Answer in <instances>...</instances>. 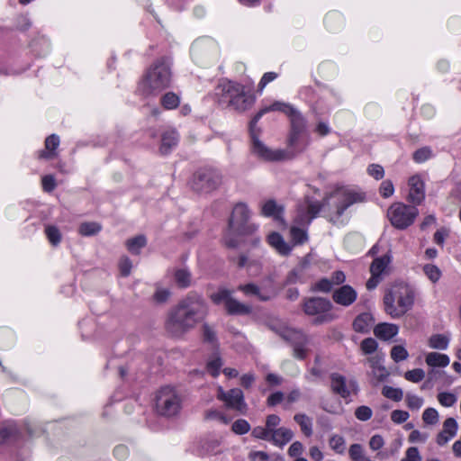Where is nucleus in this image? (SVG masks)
<instances>
[{"mask_svg":"<svg viewBox=\"0 0 461 461\" xmlns=\"http://www.w3.org/2000/svg\"><path fill=\"white\" fill-rule=\"evenodd\" d=\"M366 195L358 189L342 186L336 188L333 192L326 194L322 202H320L308 194L304 200L297 206L296 215L293 226L290 230V235L294 244H303L308 240L305 230L300 226H308L312 221L317 217L321 211L324 217L330 222L337 224L344 212L353 204L363 203Z\"/></svg>","mask_w":461,"mask_h":461,"instance_id":"1","label":"nucleus"},{"mask_svg":"<svg viewBox=\"0 0 461 461\" xmlns=\"http://www.w3.org/2000/svg\"><path fill=\"white\" fill-rule=\"evenodd\" d=\"M206 315L204 301L197 296H187L167 311L164 329L170 337L182 339L202 322Z\"/></svg>","mask_w":461,"mask_h":461,"instance_id":"2","label":"nucleus"},{"mask_svg":"<svg viewBox=\"0 0 461 461\" xmlns=\"http://www.w3.org/2000/svg\"><path fill=\"white\" fill-rule=\"evenodd\" d=\"M172 83L171 62L167 58L155 60L139 82V91L144 96H156L170 87Z\"/></svg>","mask_w":461,"mask_h":461,"instance_id":"3","label":"nucleus"},{"mask_svg":"<svg viewBox=\"0 0 461 461\" xmlns=\"http://www.w3.org/2000/svg\"><path fill=\"white\" fill-rule=\"evenodd\" d=\"M310 143L307 132L290 131L288 137V150L271 149L258 139L253 138L252 152L259 158L267 161H281L292 158L296 154L303 152Z\"/></svg>","mask_w":461,"mask_h":461,"instance_id":"4","label":"nucleus"},{"mask_svg":"<svg viewBox=\"0 0 461 461\" xmlns=\"http://www.w3.org/2000/svg\"><path fill=\"white\" fill-rule=\"evenodd\" d=\"M249 218L250 212L247 204L239 203L234 206L223 238L227 247H237L239 236L253 235L258 230V226L250 222Z\"/></svg>","mask_w":461,"mask_h":461,"instance_id":"5","label":"nucleus"},{"mask_svg":"<svg viewBox=\"0 0 461 461\" xmlns=\"http://www.w3.org/2000/svg\"><path fill=\"white\" fill-rule=\"evenodd\" d=\"M216 95L220 101L238 111H245L254 102L253 96L245 86L232 81H222L216 87Z\"/></svg>","mask_w":461,"mask_h":461,"instance_id":"6","label":"nucleus"},{"mask_svg":"<svg viewBox=\"0 0 461 461\" xmlns=\"http://www.w3.org/2000/svg\"><path fill=\"white\" fill-rule=\"evenodd\" d=\"M270 328L284 340L292 345L293 355L295 358L304 359L308 357L311 352L310 346L312 345V339L303 333V330L283 323L272 324Z\"/></svg>","mask_w":461,"mask_h":461,"instance_id":"7","label":"nucleus"},{"mask_svg":"<svg viewBox=\"0 0 461 461\" xmlns=\"http://www.w3.org/2000/svg\"><path fill=\"white\" fill-rule=\"evenodd\" d=\"M183 396L174 387L164 386L156 395V411L166 418L176 417L182 409Z\"/></svg>","mask_w":461,"mask_h":461,"instance_id":"8","label":"nucleus"},{"mask_svg":"<svg viewBox=\"0 0 461 461\" xmlns=\"http://www.w3.org/2000/svg\"><path fill=\"white\" fill-rule=\"evenodd\" d=\"M332 303L323 297H310L304 299L303 310L308 316L314 317L312 322L315 325L330 323L333 321L337 316L331 312Z\"/></svg>","mask_w":461,"mask_h":461,"instance_id":"9","label":"nucleus"},{"mask_svg":"<svg viewBox=\"0 0 461 461\" xmlns=\"http://www.w3.org/2000/svg\"><path fill=\"white\" fill-rule=\"evenodd\" d=\"M419 215V210L414 205L402 202L393 203L387 210V218L391 224L398 230H405L411 226Z\"/></svg>","mask_w":461,"mask_h":461,"instance_id":"10","label":"nucleus"},{"mask_svg":"<svg viewBox=\"0 0 461 461\" xmlns=\"http://www.w3.org/2000/svg\"><path fill=\"white\" fill-rule=\"evenodd\" d=\"M385 312L396 318L403 315L413 303V294L409 290H389L384 298Z\"/></svg>","mask_w":461,"mask_h":461,"instance_id":"11","label":"nucleus"},{"mask_svg":"<svg viewBox=\"0 0 461 461\" xmlns=\"http://www.w3.org/2000/svg\"><path fill=\"white\" fill-rule=\"evenodd\" d=\"M221 184V173L212 168L203 169L194 175L192 188L200 193H211Z\"/></svg>","mask_w":461,"mask_h":461,"instance_id":"12","label":"nucleus"},{"mask_svg":"<svg viewBox=\"0 0 461 461\" xmlns=\"http://www.w3.org/2000/svg\"><path fill=\"white\" fill-rule=\"evenodd\" d=\"M211 299L215 304H222L229 314L244 315L252 311V307L248 303H241L233 299L230 290H219L211 294Z\"/></svg>","mask_w":461,"mask_h":461,"instance_id":"13","label":"nucleus"},{"mask_svg":"<svg viewBox=\"0 0 461 461\" xmlns=\"http://www.w3.org/2000/svg\"><path fill=\"white\" fill-rule=\"evenodd\" d=\"M330 389L333 393L339 395L341 398H348L351 393H357L358 387L356 381L347 382L344 375L339 373H332L330 375Z\"/></svg>","mask_w":461,"mask_h":461,"instance_id":"14","label":"nucleus"},{"mask_svg":"<svg viewBox=\"0 0 461 461\" xmlns=\"http://www.w3.org/2000/svg\"><path fill=\"white\" fill-rule=\"evenodd\" d=\"M390 262L391 257L388 254L375 258L370 267L371 277L366 282V288H375L379 285Z\"/></svg>","mask_w":461,"mask_h":461,"instance_id":"15","label":"nucleus"},{"mask_svg":"<svg viewBox=\"0 0 461 461\" xmlns=\"http://www.w3.org/2000/svg\"><path fill=\"white\" fill-rule=\"evenodd\" d=\"M409 192L407 201L412 205H420L425 199V184L419 175L411 176L408 180Z\"/></svg>","mask_w":461,"mask_h":461,"instance_id":"16","label":"nucleus"},{"mask_svg":"<svg viewBox=\"0 0 461 461\" xmlns=\"http://www.w3.org/2000/svg\"><path fill=\"white\" fill-rule=\"evenodd\" d=\"M225 405L229 409L235 410L240 413H245L247 411V404L244 402L242 391L240 388L229 390Z\"/></svg>","mask_w":461,"mask_h":461,"instance_id":"17","label":"nucleus"},{"mask_svg":"<svg viewBox=\"0 0 461 461\" xmlns=\"http://www.w3.org/2000/svg\"><path fill=\"white\" fill-rule=\"evenodd\" d=\"M458 424L454 418L447 419L443 423V429L437 437V443L443 446L447 443L457 432Z\"/></svg>","mask_w":461,"mask_h":461,"instance_id":"18","label":"nucleus"},{"mask_svg":"<svg viewBox=\"0 0 461 461\" xmlns=\"http://www.w3.org/2000/svg\"><path fill=\"white\" fill-rule=\"evenodd\" d=\"M375 319L370 312H363L358 314L353 323V330L359 333H367L374 325Z\"/></svg>","mask_w":461,"mask_h":461,"instance_id":"19","label":"nucleus"},{"mask_svg":"<svg viewBox=\"0 0 461 461\" xmlns=\"http://www.w3.org/2000/svg\"><path fill=\"white\" fill-rule=\"evenodd\" d=\"M399 327L393 323H379L374 328V334L382 340H389L397 335Z\"/></svg>","mask_w":461,"mask_h":461,"instance_id":"20","label":"nucleus"},{"mask_svg":"<svg viewBox=\"0 0 461 461\" xmlns=\"http://www.w3.org/2000/svg\"><path fill=\"white\" fill-rule=\"evenodd\" d=\"M268 244L274 248L279 254L283 256H287L291 250L292 247L285 242L284 238L278 232H272L267 236Z\"/></svg>","mask_w":461,"mask_h":461,"instance_id":"21","label":"nucleus"},{"mask_svg":"<svg viewBox=\"0 0 461 461\" xmlns=\"http://www.w3.org/2000/svg\"><path fill=\"white\" fill-rule=\"evenodd\" d=\"M59 145V137L51 134L45 140V149L39 152L40 158L51 159L57 156L56 149Z\"/></svg>","mask_w":461,"mask_h":461,"instance_id":"22","label":"nucleus"},{"mask_svg":"<svg viewBox=\"0 0 461 461\" xmlns=\"http://www.w3.org/2000/svg\"><path fill=\"white\" fill-rule=\"evenodd\" d=\"M293 437L294 432L290 429L281 427L271 432L270 441L276 446L283 447L292 440Z\"/></svg>","mask_w":461,"mask_h":461,"instance_id":"23","label":"nucleus"},{"mask_svg":"<svg viewBox=\"0 0 461 461\" xmlns=\"http://www.w3.org/2000/svg\"><path fill=\"white\" fill-rule=\"evenodd\" d=\"M356 290H334L332 294L333 301L342 306H348L357 300Z\"/></svg>","mask_w":461,"mask_h":461,"instance_id":"24","label":"nucleus"},{"mask_svg":"<svg viewBox=\"0 0 461 461\" xmlns=\"http://www.w3.org/2000/svg\"><path fill=\"white\" fill-rule=\"evenodd\" d=\"M283 211V207L278 205L274 200L265 202L261 207V212L264 216L273 217L277 221L282 220Z\"/></svg>","mask_w":461,"mask_h":461,"instance_id":"25","label":"nucleus"},{"mask_svg":"<svg viewBox=\"0 0 461 461\" xmlns=\"http://www.w3.org/2000/svg\"><path fill=\"white\" fill-rule=\"evenodd\" d=\"M160 152L167 154L176 145L178 141V134L176 131H167L162 136Z\"/></svg>","mask_w":461,"mask_h":461,"instance_id":"26","label":"nucleus"},{"mask_svg":"<svg viewBox=\"0 0 461 461\" xmlns=\"http://www.w3.org/2000/svg\"><path fill=\"white\" fill-rule=\"evenodd\" d=\"M291 122V131L307 132L306 121L298 110H294L289 116Z\"/></svg>","mask_w":461,"mask_h":461,"instance_id":"27","label":"nucleus"},{"mask_svg":"<svg viewBox=\"0 0 461 461\" xmlns=\"http://www.w3.org/2000/svg\"><path fill=\"white\" fill-rule=\"evenodd\" d=\"M345 278V274L342 271H336L331 275L330 278L321 279L316 288H331L333 285H341Z\"/></svg>","mask_w":461,"mask_h":461,"instance_id":"28","label":"nucleus"},{"mask_svg":"<svg viewBox=\"0 0 461 461\" xmlns=\"http://www.w3.org/2000/svg\"><path fill=\"white\" fill-rule=\"evenodd\" d=\"M127 249L134 255H139L140 249L147 245V239L144 235H138L126 240Z\"/></svg>","mask_w":461,"mask_h":461,"instance_id":"29","label":"nucleus"},{"mask_svg":"<svg viewBox=\"0 0 461 461\" xmlns=\"http://www.w3.org/2000/svg\"><path fill=\"white\" fill-rule=\"evenodd\" d=\"M427 365L430 366L445 367L449 364V358L445 354L438 352H430L426 356L425 359Z\"/></svg>","mask_w":461,"mask_h":461,"instance_id":"30","label":"nucleus"},{"mask_svg":"<svg viewBox=\"0 0 461 461\" xmlns=\"http://www.w3.org/2000/svg\"><path fill=\"white\" fill-rule=\"evenodd\" d=\"M161 105L167 110H173L180 104V97L174 92H167L161 96Z\"/></svg>","mask_w":461,"mask_h":461,"instance_id":"31","label":"nucleus"},{"mask_svg":"<svg viewBox=\"0 0 461 461\" xmlns=\"http://www.w3.org/2000/svg\"><path fill=\"white\" fill-rule=\"evenodd\" d=\"M172 296L169 290H155L149 297V302L155 306L167 303Z\"/></svg>","mask_w":461,"mask_h":461,"instance_id":"32","label":"nucleus"},{"mask_svg":"<svg viewBox=\"0 0 461 461\" xmlns=\"http://www.w3.org/2000/svg\"><path fill=\"white\" fill-rule=\"evenodd\" d=\"M294 420L299 424L302 432L306 437H311L312 435V420L307 415L298 413L294 415Z\"/></svg>","mask_w":461,"mask_h":461,"instance_id":"33","label":"nucleus"},{"mask_svg":"<svg viewBox=\"0 0 461 461\" xmlns=\"http://www.w3.org/2000/svg\"><path fill=\"white\" fill-rule=\"evenodd\" d=\"M348 455L352 461H373L366 455L363 446L357 443L350 446Z\"/></svg>","mask_w":461,"mask_h":461,"instance_id":"34","label":"nucleus"},{"mask_svg":"<svg viewBox=\"0 0 461 461\" xmlns=\"http://www.w3.org/2000/svg\"><path fill=\"white\" fill-rule=\"evenodd\" d=\"M19 435V429L15 424H7L0 429V445L10 439L16 438Z\"/></svg>","mask_w":461,"mask_h":461,"instance_id":"35","label":"nucleus"},{"mask_svg":"<svg viewBox=\"0 0 461 461\" xmlns=\"http://www.w3.org/2000/svg\"><path fill=\"white\" fill-rule=\"evenodd\" d=\"M175 280L179 286L187 287L193 285L192 276L189 270L180 268L175 272Z\"/></svg>","mask_w":461,"mask_h":461,"instance_id":"36","label":"nucleus"},{"mask_svg":"<svg viewBox=\"0 0 461 461\" xmlns=\"http://www.w3.org/2000/svg\"><path fill=\"white\" fill-rule=\"evenodd\" d=\"M246 294L262 302L271 300L276 296V290H245Z\"/></svg>","mask_w":461,"mask_h":461,"instance_id":"37","label":"nucleus"},{"mask_svg":"<svg viewBox=\"0 0 461 461\" xmlns=\"http://www.w3.org/2000/svg\"><path fill=\"white\" fill-rule=\"evenodd\" d=\"M102 230V226L94 221H86L80 224L78 232L82 236H93L97 234Z\"/></svg>","mask_w":461,"mask_h":461,"instance_id":"38","label":"nucleus"},{"mask_svg":"<svg viewBox=\"0 0 461 461\" xmlns=\"http://www.w3.org/2000/svg\"><path fill=\"white\" fill-rule=\"evenodd\" d=\"M268 112H281L287 116H289L295 110V108L291 105L288 103L281 102V101H276L272 104L267 106Z\"/></svg>","mask_w":461,"mask_h":461,"instance_id":"39","label":"nucleus"},{"mask_svg":"<svg viewBox=\"0 0 461 461\" xmlns=\"http://www.w3.org/2000/svg\"><path fill=\"white\" fill-rule=\"evenodd\" d=\"M448 345V339L445 335H432L429 339V346L431 348L445 349Z\"/></svg>","mask_w":461,"mask_h":461,"instance_id":"40","label":"nucleus"},{"mask_svg":"<svg viewBox=\"0 0 461 461\" xmlns=\"http://www.w3.org/2000/svg\"><path fill=\"white\" fill-rule=\"evenodd\" d=\"M382 393L384 397L394 402H400L403 397V392L401 388H394L389 385L383 387Z\"/></svg>","mask_w":461,"mask_h":461,"instance_id":"41","label":"nucleus"},{"mask_svg":"<svg viewBox=\"0 0 461 461\" xmlns=\"http://www.w3.org/2000/svg\"><path fill=\"white\" fill-rule=\"evenodd\" d=\"M212 47L215 48L216 45L213 41L208 38H203L196 40L192 47H191V52L193 55L199 54L205 47Z\"/></svg>","mask_w":461,"mask_h":461,"instance_id":"42","label":"nucleus"},{"mask_svg":"<svg viewBox=\"0 0 461 461\" xmlns=\"http://www.w3.org/2000/svg\"><path fill=\"white\" fill-rule=\"evenodd\" d=\"M330 447L338 454H343L345 451L346 441L342 436L333 435L329 440Z\"/></svg>","mask_w":461,"mask_h":461,"instance_id":"43","label":"nucleus"},{"mask_svg":"<svg viewBox=\"0 0 461 461\" xmlns=\"http://www.w3.org/2000/svg\"><path fill=\"white\" fill-rule=\"evenodd\" d=\"M408 357L409 353L403 346L396 345L391 349V357L396 363L407 359Z\"/></svg>","mask_w":461,"mask_h":461,"instance_id":"44","label":"nucleus"},{"mask_svg":"<svg viewBox=\"0 0 461 461\" xmlns=\"http://www.w3.org/2000/svg\"><path fill=\"white\" fill-rule=\"evenodd\" d=\"M46 236L49 241L53 245L57 246L61 240V234L59 230L55 226H48L45 229Z\"/></svg>","mask_w":461,"mask_h":461,"instance_id":"45","label":"nucleus"},{"mask_svg":"<svg viewBox=\"0 0 461 461\" xmlns=\"http://www.w3.org/2000/svg\"><path fill=\"white\" fill-rule=\"evenodd\" d=\"M203 340L205 342L210 343L212 346H217L218 341H217L216 333L213 330V329L211 326H209L208 324L203 325Z\"/></svg>","mask_w":461,"mask_h":461,"instance_id":"46","label":"nucleus"},{"mask_svg":"<svg viewBox=\"0 0 461 461\" xmlns=\"http://www.w3.org/2000/svg\"><path fill=\"white\" fill-rule=\"evenodd\" d=\"M422 420L428 425H435L438 422V413L434 408H427L423 411Z\"/></svg>","mask_w":461,"mask_h":461,"instance_id":"47","label":"nucleus"},{"mask_svg":"<svg viewBox=\"0 0 461 461\" xmlns=\"http://www.w3.org/2000/svg\"><path fill=\"white\" fill-rule=\"evenodd\" d=\"M232 431L238 435H243L249 431V423L243 419L237 420L231 426Z\"/></svg>","mask_w":461,"mask_h":461,"instance_id":"48","label":"nucleus"},{"mask_svg":"<svg viewBox=\"0 0 461 461\" xmlns=\"http://www.w3.org/2000/svg\"><path fill=\"white\" fill-rule=\"evenodd\" d=\"M432 157V151L428 147H423L417 149L413 154V159L417 163H422Z\"/></svg>","mask_w":461,"mask_h":461,"instance_id":"49","label":"nucleus"},{"mask_svg":"<svg viewBox=\"0 0 461 461\" xmlns=\"http://www.w3.org/2000/svg\"><path fill=\"white\" fill-rule=\"evenodd\" d=\"M425 377V372L420 368H416L405 372L404 378L412 383H419Z\"/></svg>","mask_w":461,"mask_h":461,"instance_id":"50","label":"nucleus"},{"mask_svg":"<svg viewBox=\"0 0 461 461\" xmlns=\"http://www.w3.org/2000/svg\"><path fill=\"white\" fill-rule=\"evenodd\" d=\"M222 366V361L220 357L216 356L213 359L210 360L207 364L208 372L213 376H218L220 368Z\"/></svg>","mask_w":461,"mask_h":461,"instance_id":"51","label":"nucleus"},{"mask_svg":"<svg viewBox=\"0 0 461 461\" xmlns=\"http://www.w3.org/2000/svg\"><path fill=\"white\" fill-rule=\"evenodd\" d=\"M251 435L256 438L270 441L271 430L267 427L258 426L252 429Z\"/></svg>","mask_w":461,"mask_h":461,"instance_id":"52","label":"nucleus"},{"mask_svg":"<svg viewBox=\"0 0 461 461\" xmlns=\"http://www.w3.org/2000/svg\"><path fill=\"white\" fill-rule=\"evenodd\" d=\"M373 411L368 406H359L355 411V416L357 420L366 421L372 417Z\"/></svg>","mask_w":461,"mask_h":461,"instance_id":"53","label":"nucleus"},{"mask_svg":"<svg viewBox=\"0 0 461 461\" xmlns=\"http://www.w3.org/2000/svg\"><path fill=\"white\" fill-rule=\"evenodd\" d=\"M405 401H406L407 406L411 410H419L423 404L422 398L418 397L417 395H414L411 393L406 394Z\"/></svg>","mask_w":461,"mask_h":461,"instance_id":"54","label":"nucleus"},{"mask_svg":"<svg viewBox=\"0 0 461 461\" xmlns=\"http://www.w3.org/2000/svg\"><path fill=\"white\" fill-rule=\"evenodd\" d=\"M379 192L384 198L392 196L394 193V186L393 182L391 180L383 181L380 185Z\"/></svg>","mask_w":461,"mask_h":461,"instance_id":"55","label":"nucleus"},{"mask_svg":"<svg viewBox=\"0 0 461 461\" xmlns=\"http://www.w3.org/2000/svg\"><path fill=\"white\" fill-rule=\"evenodd\" d=\"M377 348V342L373 338H366L361 342V349L365 354H372Z\"/></svg>","mask_w":461,"mask_h":461,"instance_id":"56","label":"nucleus"},{"mask_svg":"<svg viewBox=\"0 0 461 461\" xmlns=\"http://www.w3.org/2000/svg\"><path fill=\"white\" fill-rule=\"evenodd\" d=\"M426 276L433 282H437L440 277V270L433 265H426L423 267Z\"/></svg>","mask_w":461,"mask_h":461,"instance_id":"57","label":"nucleus"},{"mask_svg":"<svg viewBox=\"0 0 461 461\" xmlns=\"http://www.w3.org/2000/svg\"><path fill=\"white\" fill-rule=\"evenodd\" d=\"M131 267H132V263L128 257L121 258V259L119 261V269H120V273L122 274V276H129L131 273Z\"/></svg>","mask_w":461,"mask_h":461,"instance_id":"58","label":"nucleus"},{"mask_svg":"<svg viewBox=\"0 0 461 461\" xmlns=\"http://www.w3.org/2000/svg\"><path fill=\"white\" fill-rule=\"evenodd\" d=\"M367 173L376 180H380L384 176V167L378 164H371L367 167Z\"/></svg>","mask_w":461,"mask_h":461,"instance_id":"59","label":"nucleus"},{"mask_svg":"<svg viewBox=\"0 0 461 461\" xmlns=\"http://www.w3.org/2000/svg\"><path fill=\"white\" fill-rule=\"evenodd\" d=\"M438 400L443 406L450 407L456 402V397L449 393H440Z\"/></svg>","mask_w":461,"mask_h":461,"instance_id":"60","label":"nucleus"},{"mask_svg":"<svg viewBox=\"0 0 461 461\" xmlns=\"http://www.w3.org/2000/svg\"><path fill=\"white\" fill-rule=\"evenodd\" d=\"M285 399V394L281 391L271 393L267 399V404L269 407H274L281 403Z\"/></svg>","mask_w":461,"mask_h":461,"instance_id":"61","label":"nucleus"},{"mask_svg":"<svg viewBox=\"0 0 461 461\" xmlns=\"http://www.w3.org/2000/svg\"><path fill=\"white\" fill-rule=\"evenodd\" d=\"M409 413L406 411L395 410L391 413V420L397 424L403 423L409 419Z\"/></svg>","mask_w":461,"mask_h":461,"instance_id":"62","label":"nucleus"},{"mask_svg":"<svg viewBox=\"0 0 461 461\" xmlns=\"http://www.w3.org/2000/svg\"><path fill=\"white\" fill-rule=\"evenodd\" d=\"M303 446L300 441L294 442L289 449H288V455L292 457H300V456L303 452Z\"/></svg>","mask_w":461,"mask_h":461,"instance_id":"63","label":"nucleus"},{"mask_svg":"<svg viewBox=\"0 0 461 461\" xmlns=\"http://www.w3.org/2000/svg\"><path fill=\"white\" fill-rule=\"evenodd\" d=\"M401 461H421L418 448L415 447H409L406 451V457Z\"/></svg>","mask_w":461,"mask_h":461,"instance_id":"64","label":"nucleus"}]
</instances>
